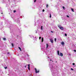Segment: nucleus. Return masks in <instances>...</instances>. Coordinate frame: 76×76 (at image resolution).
Instances as JSON below:
<instances>
[{
  "label": "nucleus",
  "instance_id": "nucleus-1",
  "mask_svg": "<svg viewBox=\"0 0 76 76\" xmlns=\"http://www.w3.org/2000/svg\"><path fill=\"white\" fill-rule=\"evenodd\" d=\"M58 52V55L59 56H61V57H62L63 56V54L61 52L60 53V54H59V51L58 50H57Z\"/></svg>",
  "mask_w": 76,
  "mask_h": 76
},
{
  "label": "nucleus",
  "instance_id": "nucleus-2",
  "mask_svg": "<svg viewBox=\"0 0 76 76\" xmlns=\"http://www.w3.org/2000/svg\"><path fill=\"white\" fill-rule=\"evenodd\" d=\"M34 70H35V72H36V73H39V70H38L37 71V69H36V68H34Z\"/></svg>",
  "mask_w": 76,
  "mask_h": 76
},
{
  "label": "nucleus",
  "instance_id": "nucleus-3",
  "mask_svg": "<svg viewBox=\"0 0 76 76\" xmlns=\"http://www.w3.org/2000/svg\"><path fill=\"white\" fill-rule=\"evenodd\" d=\"M50 42H51L52 43H53V39H50Z\"/></svg>",
  "mask_w": 76,
  "mask_h": 76
},
{
  "label": "nucleus",
  "instance_id": "nucleus-4",
  "mask_svg": "<svg viewBox=\"0 0 76 76\" xmlns=\"http://www.w3.org/2000/svg\"><path fill=\"white\" fill-rule=\"evenodd\" d=\"M59 29H61V30H63V29H64V28H63V27H60Z\"/></svg>",
  "mask_w": 76,
  "mask_h": 76
},
{
  "label": "nucleus",
  "instance_id": "nucleus-5",
  "mask_svg": "<svg viewBox=\"0 0 76 76\" xmlns=\"http://www.w3.org/2000/svg\"><path fill=\"white\" fill-rule=\"evenodd\" d=\"M28 69L29 70H30V64H28Z\"/></svg>",
  "mask_w": 76,
  "mask_h": 76
},
{
  "label": "nucleus",
  "instance_id": "nucleus-6",
  "mask_svg": "<svg viewBox=\"0 0 76 76\" xmlns=\"http://www.w3.org/2000/svg\"><path fill=\"white\" fill-rule=\"evenodd\" d=\"M43 41H44V38H43V37H42V42H43Z\"/></svg>",
  "mask_w": 76,
  "mask_h": 76
},
{
  "label": "nucleus",
  "instance_id": "nucleus-7",
  "mask_svg": "<svg viewBox=\"0 0 76 76\" xmlns=\"http://www.w3.org/2000/svg\"><path fill=\"white\" fill-rule=\"evenodd\" d=\"M61 44L62 45H64V43L63 42H61Z\"/></svg>",
  "mask_w": 76,
  "mask_h": 76
},
{
  "label": "nucleus",
  "instance_id": "nucleus-8",
  "mask_svg": "<svg viewBox=\"0 0 76 76\" xmlns=\"http://www.w3.org/2000/svg\"><path fill=\"white\" fill-rule=\"evenodd\" d=\"M58 28H61V25H58Z\"/></svg>",
  "mask_w": 76,
  "mask_h": 76
},
{
  "label": "nucleus",
  "instance_id": "nucleus-9",
  "mask_svg": "<svg viewBox=\"0 0 76 76\" xmlns=\"http://www.w3.org/2000/svg\"><path fill=\"white\" fill-rule=\"evenodd\" d=\"M3 39L4 41H6V38H3Z\"/></svg>",
  "mask_w": 76,
  "mask_h": 76
},
{
  "label": "nucleus",
  "instance_id": "nucleus-10",
  "mask_svg": "<svg viewBox=\"0 0 76 76\" xmlns=\"http://www.w3.org/2000/svg\"><path fill=\"white\" fill-rule=\"evenodd\" d=\"M18 48L20 50V51H22V50H21V48L20 47H18Z\"/></svg>",
  "mask_w": 76,
  "mask_h": 76
},
{
  "label": "nucleus",
  "instance_id": "nucleus-11",
  "mask_svg": "<svg viewBox=\"0 0 76 76\" xmlns=\"http://www.w3.org/2000/svg\"><path fill=\"white\" fill-rule=\"evenodd\" d=\"M46 45H47L46 48H48V44H47Z\"/></svg>",
  "mask_w": 76,
  "mask_h": 76
},
{
  "label": "nucleus",
  "instance_id": "nucleus-12",
  "mask_svg": "<svg viewBox=\"0 0 76 76\" xmlns=\"http://www.w3.org/2000/svg\"><path fill=\"white\" fill-rule=\"evenodd\" d=\"M71 10L72 12H74V10H73V9L71 8Z\"/></svg>",
  "mask_w": 76,
  "mask_h": 76
},
{
  "label": "nucleus",
  "instance_id": "nucleus-13",
  "mask_svg": "<svg viewBox=\"0 0 76 76\" xmlns=\"http://www.w3.org/2000/svg\"><path fill=\"white\" fill-rule=\"evenodd\" d=\"M48 7V4H47L46 5V8H47Z\"/></svg>",
  "mask_w": 76,
  "mask_h": 76
},
{
  "label": "nucleus",
  "instance_id": "nucleus-14",
  "mask_svg": "<svg viewBox=\"0 0 76 76\" xmlns=\"http://www.w3.org/2000/svg\"><path fill=\"white\" fill-rule=\"evenodd\" d=\"M11 45H12V47H13L14 46V45H13V43H12Z\"/></svg>",
  "mask_w": 76,
  "mask_h": 76
},
{
  "label": "nucleus",
  "instance_id": "nucleus-15",
  "mask_svg": "<svg viewBox=\"0 0 76 76\" xmlns=\"http://www.w3.org/2000/svg\"><path fill=\"white\" fill-rule=\"evenodd\" d=\"M41 30H42V26H41Z\"/></svg>",
  "mask_w": 76,
  "mask_h": 76
},
{
  "label": "nucleus",
  "instance_id": "nucleus-16",
  "mask_svg": "<svg viewBox=\"0 0 76 76\" xmlns=\"http://www.w3.org/2000/svg\"><path fill=\"white\" fill-rule=\"evenodd\" d=\"M7 54H10V52H7Z\"/></svg>",
  "mask_w": 76,
  "mask_h": 76
},
{
  "label": "nucleus",
  "instance_id": "nucleus-17",
  "mask_svg": "<svg viewBox=\"0 0 76 76\" xmlns=\"http://www.w3.org/2000/svg\"><path fill=\"white\" fill-rule=\"evenodd\" d=\"M13 12H14V13H15V12H16V11H15V10H14Z\"/></svg>",
  "mask_w": 76,
  "mask_h": 76
},
{
  "label": "nucleus",
  "instance_id": "nucleus-18",
  "mask_svg": "<svg viewBox=\"0 0 76 76\" xmlns=\"http://www.w3.org/2000/svg\"><path fill=\"white\" fill-rule=\"evenodd\" d=\"M41 37H39V39H41Z\"/></svg>",
  "mask_w": 76,
  "mask_h": 76
},
{
  "label": "nucleus",
  "instance_id": "nucleus-19",
  "mask_svg": "<svg viewBox=\"0 0 76 76\" xmlns=\"http://www.w3.org/2000/svg\"><path fill=\"white\" fill-rule=\"evenodd\" d=\"M71 70H73V68H71Z\"/></svg>",
  "mask_w": 76,
  "mask_h": 76
},
{
  "label": "nucleus",
  "instance_id": "nucleus-20",
  "mask_svg": "<svg viewBox=\"0 0 76 76\" xmlns=\"http://www.w3.org/2000/svg\"><path fill=\"white\" fill-rule=\"evenodd\" d=\"M55 42H56V38L55 39Z\"/></svg>",
  "mask_w": 76,
  "mask_h": 76
},
{
  "label": "nucleus",
  "instance_id": "nucleus-21",
  "mask_svg": "<svg viewBox=\"0 0 76 76\" xmlns=\"http://www.w3.org/2000/svg\"><path fill=\"white\" fill-rule=\"evenodd\" d=\"M73 65H75V63H73L72 64Z\"/></svg>",
  "mask_w": 76,
  "mask_h": 76
},
{
  "label": "nucleus",
  "instance_id": "nucleus-22",
  "mask_svg": "<svg viewBox=\"0 0 76 76\" xmlns=\"http://www.w3.org/2000/svg\"><path fill=\"white\" fill-rule=\"evenodd\" d=\"M44 11H45V10H44V9L42 10V12H44Z\"/></svg>",
  "mask_w": 76,
  "mask_h": 76
},
{
  "label": "nucleus",
  "instance_id": "nucleus-23",
  "mask_svg": "<svg viewBox=\"0 0 76 76\" xmlns=\"http://www.w3.org/2000/svg\"><path fill=\"white\" fill-rule=\"evenodd\" d=\"M65 36H67V34H65Z\"/></svg>",
  "mask_w": 76,
  "mask_h": 76
},
{
  "label": "nucleus",
  "instance_id": "nucleus-24",
  "mask_svg": "<svg viewBox=\"0 0 76 76\" xmlns=\"http://www.w3.org/2000/svg\"><path fill=\"white\" fill-rule=\"evenodd\" d=\"M66 16L67 18H69V16L68 15Z\"/></svg>",
  "mask_w": 76,
  "mask_h": 76
},
{
  "label": "nucleus",
  "instance_id": "nucleus-25",
  "mask_svg": "<svg viewBox=\"0 0 76 76\" xmlns=\"http://www.w3.org/2000/svg\"><path fill=\"white\" fill-rule=\"evenodd\" d=\"M74 52L75 53L76 52V50H74Z\"/></svg>",
  "mask_w": 76,
  "mask_h": 76
},
{
  "label": "nucleus",
  "instance_id": "nucleus-26",
  "mask_svg": "<svg viewBox=\"0 0 76 76\" xmlns=\"http://www.w3.org/2000/svg\"><path fill=\"white\" fill-rule=\"evenodd\" d=\"M5 69H7V67H4Z\"/></svg>",
  "mask_w": 76,
  "mask_h": 76
},
{
  "label": "nucleus",
  "instance_id": "nucleus-27",
  "mask_svg": "<svg viewBox=\"0 0 76 76\" xmlns=\"http://www.w3.org/2000/svg\"><path fill=\"white\" fill-rule=\"evenodd\" d=\"M36 1H37V0H35L34 1V2H35Z\"/></svg>",
  "mask_w": 76,
  "mask_h": 76
},
{
  "label": "nucleus",
  "instance_id": "nucleus-28",
  "mask_svg": "<svg viewBox=\"0 0 76 76\" xmlns=\"http://www.w3.org/2000/svg\"><path fill=\"white\" fill-rule=\"evenodd\" d=\"M63 7L64 9V6Z\"/></svg>",
  "mask_w": 76,
  "mask_h": 76
},
{
  "label": "nucleus",
  "instance_id": "nucleus-29",
  "mask_svg": "<svg viewBox=\"0 0 76 76\" xmlns=\"http://www.w3.org/2000/svg\"><path fill=\"white\" fill-rule=\"evenodd\" d=\"M50 18H51V15H50Z\"/></svg>",
  "mask_w": 76,
  "mask_h": 76
},
{
  "label": "nucleus",
  "instance_id": "nucleus-30",
  "mask_svg": "<svg viewBox=\"0 0 76 76\" xmlns=\"http://www.w3.org/2000/svg\"><path fill=\"white\" fill-rule=\"evenodd\" d=\"M51 32H52V33H53V31H51Z\"/></svg>",
  "mask_w": 76,
  "mask_h": 76
},
{
  "label": "nucleus",
  "instance_id": "nucleus-31",
  "mask_svg": "<svg viewBox=\"0 0 76 76\" xmlns=\"http://www.w3.org/2000/svg\"><path fill=\"white\" fill-rule=\"evenodd\" d=\"M26 66H25V68H26Z\"/></svg>",
  "mask_w": 76,
  "mask_h": 76
},
{
  "label": "nucleus",
  "instance_id": "nucleus-32",
  "mask_svg": "<svg viewBox=\"0 0 76 76\" xmlns=\"http://www.w3.org/2000/svg\"><path fill=\"white\" fill-rule=\"evenodd\" d=\"M50 60V61H52V60Z\"/></svg>",
  "mask_w": 76,
  "mask_h": 76
},
{
  "label": "nucleus",
  "instance_id": "nucleus-33",
  "mask_svg": "<svg viewBox=\"0 0 76 76\" xmlns=\"http://www.w3.org/2000/svg\"><path fill=\"white\" fill-rule=\"evenodd\" d=\"M50 15H51V14H50Z\"/></svg>",
  "mask_w": 76,
  "mask_h": 76
},
{
  "label": "nucleus",
  "instance_id": "nucleus-34",
  "mask_svg": "<svg viewBox=\"0 0 76 76\" xmlns=\"http://www.w3.org/2000/svg\"><path fill=\"white\" fill-rule=\"evenodd\" d=\"M3 13H1V14H3Z\"/></svg>",
  "mask_w": 76,
  "mask_h": 76
},
{
  "label": "nucleus",
  "instance_id": "nucleus-35",
  "mask_svg": "<svg viewBox=\"0 0 76 76\" xmlns=\"http://www.w3.org/2000/svg\"><path fill=\"white\" fill-rule=\"evenodd\" d=\"M57 61H56V63H57Z\"/></svg>",
  "mask_w": 76,
  "mask_h": 76
},
{
  "label": "nucleus",
  "instance_id": "nucleus-36",
  "mask_svg": "<svg viewBox=\"0 0 76 76\" xmlns=\"http://www.w3.org/2000/svg\"><path fill=\"white\" fill-rule=\"evenodd\" d=\"M53 62V61H52Z\"/></svg>",
  "mask_w": 76,
  "mask_h": 76
}]
</instances>
